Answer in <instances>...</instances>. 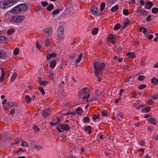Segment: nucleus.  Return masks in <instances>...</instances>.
I'll return each instance as SVG.
<instances>
[{
	"label": "nucleus",
	"mask_w": 158,
	"mask_h": 158,
	"mask_svg": "<svg viewBox=\"0 0 158 158\" xmlns=\"http://www.w3.org/2000/svg\"><path fill=\"white\" fill-rule=\"evenodd\" d=\"M19 0H4L0 3V7L2 9L6 8L15 4Z\"/></svg>",
	"instance_id": "1"
},
{
	"label": "nucleus",
	"mask_w": 158,
	"mask_h": 158,
	"mask_svg": "<svg viewBox=\"0 0 158 158\" xmlns=\"http://www.w3.org/2000/svg\"><path fill=\"white\" fill-rule=\"evenodd\" d=\"M105 63H99L98 61L93 62L94 71H96L97 73L102 72V71L105 69Z\"/></svg>",
	"instance_id": "2"
},
{
	"label": "nucleus",
	"mask_w": 158,
	"mask_h": 158,
	"mask_svg": "<svg viewBox=\"0 0 158 158\" xmlns=\"http://www.w3.org/2000/svg\"><path fill=\"white\" fill-rule=\"evenodd\" d=\"M25 17L24 16L14 15L11 17L10 20L15 22H19L24 19Z\"/></svg>",
	"instance_id": "3"
},
{
	"label": "nucleus",
	"mask_w": 158,
	"mask_h": 158,
	"mask_svg": "<svg viewBox=\"0 0 158 158\" xmlns=\"http://www.w3.org/2000/svg\"><path fill=\"white\" fill-rule=\"evenodd\" d=\"M64 30V28L62 26H60L58 28L57 30V35L58 38L59 40H63L64 38L63 35Z\"/></svg>",
	"instance_id": "4"
},
{
	"label": "nucleus",
	"mask_w": 158,
	"mask_h": 158,
	"mask_svg": "<svg viewBox=\"0 0 158 158\" xmlns=\"http://www.w3.org/2000/svg\"><path fill=\"white\" fill-rule=\"evenodd\" d=\"M53 29L52 27H48L43 29V31L44 33L47 34L48 35L50 36L52 34Z\"/></svg>",
	"instance_id": "5"
},
{
	"label": "nucleus",
	"mask_w": 158,
	"mask_h": 158,
	"mask_svg": "<svg viewBox=\"0 0 158 158\" xmlns=\"http://www.w3.org/2000/svg\"><path fill=\"white\" fill-rule=\"evenodd\" d=\"M51 113L49 109H45L42 111V116L44 118H47L50 115Z\"/></svg>",
	"instance_id": "6"
},
{
	"label": "nucleus",
	"mask_w": 158,
	"mask_h": 158,
	"mask_svg": "<svg viewBox=\"0 0 158 158\" xmlns=\"http://www.w3.org/2000/svg\"><path fill=\"white\" fill-rule=\"evenodd\" d=\"M60 128L62 130L65 131H68L70 130V128L69 126L66 124H62L59 123Z\"/></svg>",
	"instance_id": "7"
},
{
	"label": "nucleus",
	"mask_w": 158,
	"mask_h": 158,
	"mask_svg": "<svg viewBox=\"0 0 158 158\" xmlns=\"http://www.w3.org/2000/svg\"><path fill=\"white\" fill-rule=\"evenodd\" d=\"M18 6L20 11H26L28 8L27 5L24 4L19 5Z\"/></svg>",
	"instance_id": "8"
},
{
	"label": "nucleus",
	"mask_w": 158,
	"mask_h": 158,
	"mask_svg": "<svg viewBox=\"0 0 158 158\" xmlns=\"http://www.w3.org/2000/svg\"><path fill=\"white\" fill-rule=\"evenodd\" d=\"M38 81L39 83L41 86L45 85L48 84V81H42V79L40 77H38Z\"/></svg>",
	"instance_id": "9"
},
{
	"label": "nucleus",
	"mask_w": 158,
	"mask_h": 158,
	"mask_svg": "<svg viewBox=\"0 0 158 158\" xmlns=\"http://www.w3.org/2000/svg\"><path fill=\"white\" fill-rule=\"evenodd\" d=\"M20 11L19 6H17L13 8L11 10V13L14 14H17Z\"/></svg>",
	"instance_id": "10"
},
{
	"label": "nucleus",
	"mask_w": 158,
	"mask_h": 158,
	"mask_svg": "<svg viewBox=\"0 0 158 158\" xmlns=\"http://www.w3.org/2000/svg\"><path fill=\"white\" fill-rule=\"evenodd\" d=\"M97 8L96 7L94 6H92L90 8L91 12L96 15H99V13L97 11Z\"/></svg>",
	"instance_id": "11"
},
{
	"label": "nucleus",
	"mask_w": 158,
	"mask_h": 158,
	"mask_svg": "<svg viewBox=\"0 0 158 158\" xmlns=\"http://www.w3.org/2000/svg\"><path fill=\"white\" fill-rule=\"evenodd\" d=\"M13 102H8L6 104V106H3V108L5 109H8L11 108L13 106Z\"/></svg>",
	"instance_id": "12"
},
{
	"label": "nucleus",
	"mask_w": 158,
	"mask_h": 158,
	"mask_svg": "<svg viewBox=\"0 0 158 158\" xmlns=\"http://www.w3.org/2000/svg\"><path fill=\"white\" fill-rule=\"evenodd\" d=\"M153 5L152 2L148 1L145 5V8L146 9H150L152 7Z\"/></svg>",
	"instance_id": "13"
},
{
	"label": "nucleus",
	"mask_w": 158,
	"mask_h": 158,
	"mask_svg": "<svg viewBox=\"0 0 158 158\" xmlns=\"http://www.w3.org/2000/svg\"><path fill=\"white\" fill-rule=\"evenodd\" d=\"M149 123L154 125H156L157 123V121L155 118L153 117H151L148 119Z\"/></svg>",
	"instance_id": "14"
},
{
	"label": "nucleus",
	"mask_w": 158,
	"mask_h": 158,
	"mask_svg": "<svg viewBox=\"0 0 158 158\" xmlns=\"http://www.w3.org/2000/svg\"><path fill=\"white\" fill-rule=\"evenodd\" d=\"M82 94L87 95L89 93V91L87 88H84L82 89L81 91L80 92Z\"/></svg>",
	"instance_id": "15"
},
{
	"label": "nucleus",
	"mask_w": 158,
	"mask_h": 158,
	"mask_svg": "<svg viewBox=\"0 0 158 158\" xmlns=\"http://www.w3.org/2000/svg\"><path fill=\"white\" fill-rule=\"evenodd\" d=\"M56 56V54L55 53L53 52L51 53H49L47 55L46 59L47 60H48L52 58H54Z\"/></svg>",
	"instance_id": "16"
},
{
	"label": "nucleus",
	"mask_w": 158,
	"mask_h": 158,
	"mask_svg": "<svg viewBox=\"0 0 158 158\" xmlns=\"http://www.w3.org/2000/svg\"><path fill=\"white\" fill-rule=\"evenodd\" d=\"M0 41L1 43H6L8 41V40L5 36H0Z\"/></svg>",
	"instance_id": "17"
},
{
	"label": "nucleus",
	"mask_w": 158,
	"mask_h": 158,
	"mask_svg": "<svg viewBox=\"0 0 158 158\" xmlns=\"http://www.w3.org/2000/svg\"><path fill=\"white\" fill-rule=\"evenodd\" d=\"M102 72H100L99 73H97L96 71H94V73L96 75V76L98 78V81H100L101 80V77L102 76Z\"/></svg>",
	"instance_id": "18"
},
{
	"label": "nucleus",
	"mask_w": 158,
	"mask_h": 158,
	"mask_svg": "<svg viewBox=\"0 0 158 158\" xmlns=\"http://www.w3.org/2000/svg\"><path fill=\"white\" fill-rule=\"evenodd\" d=\"M17 76V74L15 73H14L11 77L10 79V81L11 82H13L15 79L16 78Z\"/></svg>",
	"instance_id": "19"
},
{
	"label": "nucleus",
	"mask_w": 158,
	"mask_h": 158,
	"mask_svg": "<svg viewBox=\"0 0 158 158\" xmlns=\"http://www.w3.org/2000/svg\"><path fill=\"white\" fill-rule=\"evenodd\" d=\"M83 121L84 123H89L90 121V119L87 117H85L83 119Z\"/></svg>",
	"instance_id": "20"
},
{
	"label": "nucleus",
	"mask_w": 158,
	"mask_h": 158,
	"mask_svg": "<svg viewBox=\"0 0 158 158\" xmlns=\"http://www.w3.org/2000/svg\"><path fill=\"white\" fill-rule=\"evenodd\" d=\"M151 110V107H146L143 108L142 109V112L143 113L148 112Z\"/></svg>",
	"instance_id": "21"
},
{
	"label": "nucleus",
	"mask_w": 158,
	"mask_h": 158,
	"mask_svg": "<svg viewBox=\"0 0 158 158\" xmlns=\"http://www.w3.org/2000/svg\"><path fill=\"white\" fill-rule=\"evenodd\" d=\"M64 81H62L59 84V89L62 90H64Z\"/></svg>",
	"instance_id": "22"
},
{
	"label": "nucleus",
	"mask_w": 158,
	"mask_h": 158,
	"mask_svg": "<svg viewBox=\"0 0 158 158\" xmlns=\"http://www.w3.org/2000/svg\"><path fill=\"white\" fill-rule=\"evenodd\" d=\"M1 70H2V73L0 78V80L1 81H2L4 80L5 74L4 71L3 69H1Z\"/></svg>",
	"instance_id": "23"
},
{
	"label": "nucleus",
	"mask_w": 158,
	"mask_h": 158,
	"mask_svg": "<svg viewBox=\"0 0 158 158\" xmlns=\"http://www.w3.org/2000/svg\"><path fill=\"white\" fill-rule=\"evenodd\" d=\"M99 96V94H97L95 97H93L91 98L89 100H88V102L89 101L90 102H93L94 101H96L98 99V97Z\"/></svg>",
	"instance_id": "24"
},
{
	"label": "nucleus",
	"mask_w": 158,
	"mask_h": 158,
	"mask_svg": "<svg viewBox=\"0 0 158 158\" xmlns=\"http://www.w3.org/2000/svg\"><path fill=\"white\" fill-rule=\"evenodd\" d=\"M130 22V20L128 19H125L123 21V26L124 28H125L127 27V24L129 23Z\"/></svg>",
	"instance_id": "25"
},
{
	"label": "nucleus",
	"mask_w": 158,
	"mask_h": 158,
	"mask_svg": "<svg viewBox=\"0 0 158 158\" xmlns=\"http://www.w3.org/2000/svg\"><path fill=\"white\" fill-rule=\"evenodd\" d=\"M76 111L77 114L80 115L81 113H83V111L82 108L78 107Z\"/></svg>",
	"instance_id": "26"
},
{
	"label": "nucleus",
	"mask_w": 158,
	"mask_h": 158,
	"mask_svg": "<svg viewBox=\"0 0 158 158\" xmlns=\"http://www.w3.org/2000/svg\"><path fill=\"white\" fill-rule=\"evenodd\" d=\"M56 61L55 60H53L52 62H51L50 63V67L52 69L54 68L55 67V66L56 65Z\"/></svg>",
	"instance_id": "27"
},
{
	"label": "nucleus",
	"mask_w": 158,
	"mask_h": 158,
	"mask_svg": "<svg viewBox=\"0 0 158 158\" xmlns=\"http://www.w3.org/2000/svg\"><path fill=\"white\" fill-rule=\"evenodd\" d=\"M127 56H129L130 58H134L135 57V55L132 52H129L127 54Z\"/></svg>",
	"instance_id": "28"
},
{
	"label": "nucleus",
	"mask_w": 158,
	"mask_h": 158,
	"mask_svg": "<svg viewBox=\"0 0 158 158\" xmlns=\"http://www.w3.org/2000/svg\"><path fill=\"white\" fill-rule=\"evenodd\" d=\"M54 7V6L53 4H50L47 6V10L48 11H51L53 9Z\"/></svg>",
	"instance_id": "29"
},
{
	"label": "nucleus",
	"mask_w": 158,
	"mask_h": 158,
	"mask_svg": "<svg viewBox=\"0 0 158 158\" xmlns=\"http://www.w3.org/2000/svg\"><path fill=\"white\" fill-rule=\"evenodd\" d=\"M151 82L152 83L156 85L158 82V79H156L155 77H154L153 79H152Z\"/></svg>",
	"instance_id": "30"
},
{
	"label": "nucleus",
	"mask_w": 158,
	"mask_h": 158,
	"mask_svg": "<svg viewBox=\"0 0 158 158\" xmlns=\"http://www.w3.org/2000/svg\"><path fill=\"white\" fill-rule=\"evenodd\" d=\"M5 56L6 55L4 52L0 50V57L2 58H4Z\"/></svg>",
	"instance_id": "31"
},
{
	"label": "nucleus",
	"mask_w": 158,
	"mask_h": 158,
	"mask_svg": "<svg viewBox=\"0 0 158 158\" xmlns=\"http://www.w3.org/2000/svg\"><path fill=\"white\" fill-rule=\"evenodd\" d=\"M50 43V39H46L45 42V45L47 47L49 46Z\"/></svg>",
	"instance_id": "32"
},
{
	"label": "nucleus",
	"mask_w": 158,
	"mask_h": 158,
	"mask_svg": "<svg viewBox=\"0 0 158 158\" xmlns=\"http://www.w3.org/2000/svg\"><path fill=\"white\" fill-rule=\"evenodd\" d=\"M118 8V5H116L112 7L111 9V11L112 12H114L116 11Z\"/></svg>",
	"instance_id": "33"
},
{
	"label": "nucleus",
	"mask_w": 158,
	"mask_h": 158,
	"mask_svg": "<svg viewBox=\"0 0 158 158\" xmlns=\"http://www.w3.org/2000/svg\"><path fill=\"white\" fill-rule=\"evenodd\" d=\"M98 31V29L97 28H95L93 29L92 31V34L94 35H96L97 34Z\"/></svg>",
	"instance_id": "34"
},
{
	"label": "nucleus",
	"mask_w": 158,
	"mask_h": 158,
	"mask_svg": "<svg viewBox=\"0 0 158 158\" xmlns=\"http://www.w3.org/2000/svg\"><path fill=\"white\" fill-rule=\"evenodd\" d=\"M106 6V4L105 2H102L101 3L100 5V10L101 11H103L104 9L105 8V6Z\"/></svg>",
	"instance_id": "35"
},
{
	"label": "nucleus",
	"mask_w": 158,
	"mask_h": 158,
	"mask_svg": "<svg viewBox=\"0 0 158 158\" xmlns=\"http://www.w3.org/2000/svg\"><path fill=\"white\" fill-rule=\"evenodd\" d=\"M82 53H81L79 56L78 57V59L76 60V63H79L80 61H81L82 57Z\"/></svg>",
	"instance_id": "36"
},
{
	"label": "nucleus",
	"mask_w": 158,
	"mask_h": 158,
	"mask_svg": "<svg viewBox=\"0 0 158 158\" xmlns=\"http://www.w3.org/2000/svg\"><path fill=\"white\" fill-rule=\"evenodd\" d=\"M19 52V49L18 48H15L13 52L14 54V55L16 56L18 55Z\"/></svg>",
	"instance_id": "37"
},
{
	"label": "nucleus",
	"mask_w": 158,
	"mask_h": 158,
	"mask_svg": "<svg viewBox=\"0 0 158 158\" xmlns=\"http://www.w3.org/2000/svg\"><path fill=\"white\" fill-rule=\"evenodd\" d=\"M152 13L156 14L158 12V8L154 7L152 10Z\"/></svg>",
	"instance_id": "38"
},
{
	"label": "nucleus",
	"mask_w": 158,
	"mask_h": 158,
	"mask_svg": "<svg viewBox=\"0 0 158 158\" xmlns=\"http://www.w3.org/2000/svg\"><path fill=\"white\" fill-rule=\"evenodd\" d=\"M15 32L14 30L13 29H10L9 30L7 31V33L9 35H11Z\"/></svg>",
	"instance_id": "39"
},
{
	"label": "nucleus",
	"mask_w": 158,
	"mask_h": 158,
	"mask_svg": "<svg viewBox=\"0 0 158 158\" xmlns=\"http://www.w3.org/2000/svg\"><path fill=\"white\" fill-rule=\"evenodd\" d=\"M120 27V25L118 23H117L114 27V29L115 30H116L119 29Z\"/></svg>",
	"instance_id": "40"
},
{
	"label": "nucleus",
	"mask_w": 158,
	"mask_h": 158,
	"mask_svg": "<svg viewBox=\"0 0 158 158\" xmlns=\"http://www.w3.org/2000/svg\"><path fill=\"white\" fill-rule=\"evenodd\" d=\"M38 89L41 92L43 95H44L45 94V92L44 91V89H43L42 87H39Z\"/></svg>",
	"instance_id": "41"
},
{
	"label": "nucleus",
	"mask_w": 158,
	"mask_h": 158,
	"mask_svg": "<svg viewBox=\"0 0 158 158\" xmlns=\"http://www.w3.org/2000/svg\"><path fill=\"white\" fill-rule=\"evenodd\" d=\"M48 5V3L46 1L42 2L41 5L44 7H45Z\"/></svg>",
	"instance_id": "42"
},
{
	"label": "nucleus",
	"mask_w": 158,
	"mask_h": 158,
	"mask_svg": "<svg viewBox=\"0 0 158 158\" xmlns=\"http://www.w3.org/2000/svg\"><path fill=\"white\" fill-rule=\"evenodd\" d=\"M25 99L27 103H29L31 102V98L28 95L26 96Z\"/></svg>",
	"instance_id": "43"
},
{
	"label": "nucleus",
	"mask_w": 158,
	"mask_h": 158,
	"mask_svg": "<svg viewBox=\"0 0 158 158\" xmlns=\"http://www.w3.org/2000/svg\"><path fill=\"white\" fill-rule=\"evenodd\" d=\"M123 13L124 15H127L129 14L128 10L126 9H124L123 10Z\"/></svg>",
	"instance_id": "44"
},
{
	"label": "nucleus",
	"mask_w": 158,
	"mask_h": 158,
	"mask_svg": "<svg viewBox=\"0 0 158 158\" xmlns=\"http://www.w3.org/2000/svg\"><path fill=\"white\" fill-rule=\"evenodd\" d=\"M60 10L58 9L55 10L52 12V14L54 15H56L59 13Z\"/></svg>",
	"instance_id": "45"
},
{
	"label": "nucleus",
	"mask_w": 158,
	"mask_h": 158,
	"mask_svg": "<svg viewBox=\"0 0 158 158\" xmlns=\"http://www.w3.org/2000/svg\"><path fill=\"white\" fill-rule=\"evenodd\" d=\"M145 78V77L143 75L140 76L138 77V80L139 81H141L143 80Z\"/></svg>",
	"instance_id": "46"
},
{
	"label": "nucleus",
	"mask_w": 158,
	"mask_h": 158,
	"mask_svg": "<svg viewBox=\"0 0 158 158\" xmlns=\"http://www.w3.org/2000/svg\"><path fill=\"white\" fill-rule=\"evenodd\" d=\"M146 87V85H140L139 87L138 88L140 89H141L145 88Z\"/></svg>",
	"instance_id": "47"
},
{
	"label": "nucleus",
	"mask_w": 158,
	"mask_h": 158,
	"mask_svg": "<svg viewBox=\"0 0 158 158\" xmlns=\"http://www.w3.org/2000/svg\"><path fill=\"white\" fill-rule=\"evenodd\" d=\"M23 152L24 151L22 148H19L18 150H17V151L15 152V153L19 154L20 152Z\"/></svg>",
	"instance_id": "48"
},
{
	"label": "nucleus",
	"mask_w": 158,
	"mask_h": 158,
	"mask_svg": "<svg viewBox=\"0 0 158 158\" xmlns=\"http://www.w3.org/2000/svg\"><path fill=\"white\" fill-rule=\"evenodd\" d=\"M117 117L119 120H121V119H123V117L122 114H117Z\"/></svg>",
	"instance_id": "49"
},
{
	"label": "nucleus",
	"mask_w": 158,
	"mask_h": 158,
	"mask_svg": "<svg viewBox=\"0 0 158 158\" xmlns=\"http://www.w3.org/2000/svg\"><path fill=\"white\" fill-rule=\"evenodd\" d=\"M60 124H59L56 127V129H57V130L60 133L63 132V131L61 130L60 128Z\"/></svg>",
	"instance_id": "50"
},
{
	"label": "nucleus",
	"mask_w": 158,
	"mask_h": 158,
	"mask_svg": "<svg viewBox=\"0 0 158 158\" xmlns=\"http://www.w3.org/2000/svg\"><path fill=\"white\" fill-rule=\"evenodd\" d=\"M34 148L38 150H40L43 149V147L41 146H35Z\"/></svg>",
	"instance_id": "51"
},
{
	"label": "nucleus",
	"mask_w": 158,
	"mask_h": 158,
	"mask_svg": "<svg viewBox=\"0 0 158 158\" xmlns=\"http://www.w3.org/2000/svg\"><path fill=\"white\" fill-rule=\"evenodd\" d=\"M33 129L35 131H39L40 130L39 128L37 126H35L33 127Z\"/></svg>",
	"instance_id": "52"
},
{
	"label": "nucleus",
	"mask_w": 158,
	"mask_h": 158,
	"mask_svg": "<svg viewBox=\"0 0 158 158\" xmlns=\"http://www.w3.org/2000/svg\"><path fill=\"white\" fill-rule=\"evenodd\" d=\"M19 139H16L14 141V142L12 143V145L16 144H17L19 143Z\"/></svg>",
	"instance_id": "53"
},
{
	"label": "nucleus",
	"mask_w": 158,
	"mask_h": 158,
	"mask_svg": "<svg viewBox=\"0 0 158 158\" xmlns=\"http://www.w3.org/2000/svg\"><path fill=\"white\" fill-rule=\"evenodd\" d=\"M152 98L153 100H156L158 98V95L156 94H153L152 96Z\"/></svg>",
	"instance_id": "54"
},
{
	"label": "nucleus",
	"mask_w": 158,
	"mask_h": 158,
	"mask_svg": "<svg viewBox=\"0 0 158 158\" xmlns=\"http://www.w3.org/2000/svg\"><path fill=\"white\" fill-rule=\"evenodd\" d=\"M148 12L147 11L144 10L141 11V14L143 15L146 16L148 15Z\"/></svg>",
	"instance_id": "55"
},
{
	"label": "nucleus",
	"mask_w": 158,
	"mask_h": 158,
	"mask_svg": "<svg viewBox=\"0 0 158 158\" xmlns=\"http://www.w3.org/2000/svg\"><path fill=\"white\" fill-rule=\"evenodd\" d=\"M102 114L104 116H106L107 115V112L106 111L104 110L102 111Z\"/></svg>",
	"instance_id": "56"
},
{
	"label": "nucleus",
	"mask_w": 158,
	"mask_h": 158,
	"mask_svg": "<svg viewBox=\"0 0 158 158\" xmlns=\"http://www.w3.org/2000/svg\"><path fill=\"white\" fill-rule=\"evenodd\" d=\"M109 38L111 40H114L115 38H114V35L112 34H110L109 36Z\"/></svg>",
	"instance_id": "57"
},
{
	"label": "nucleus",
	"mask_w": 158,
	"mask_h": 158,
	"mask_svg": "<svg viewBox=\"0 0 158 158\" xmlns=\"http://www.w3.org/2000/svg\"><path fill=\"white\" fill-rule=\"evenodd\" d=\"M36 48H38L40 49L41 48V46L39 44V42L38 41H37L36 43Z\"/></svg>",
	"instance_id": "58"
},
{
	"label": "nucleus",
	"mask_w": 158,
	"mask_h": 158,
	"mask_svg": "<svg viewBox=\"0 0 158 158\" xmlns=\"http://www.w3.org/2000/svg\"><path fill=\"white\" fill-rule=\"evenodd\" d=\"M15 109L14 108H13L11 110L10 114H11V115L14 114H15Z\"/></svg>",
	"instance_id": "59"
},
{
	"label": "nucleus",
	"mask_w": 158,
	"mask_h": 158,
	"mask_svg": "<svg viewBox=\"0 0 158 158\" xmlns=\"http://www.w3.org/2000/svg\"><path fill=\"white\" fill-rule=\"evenodd\" d=\"M123 68L127 70H128L129 69V67L128 65H124L123 66Z\"/></svg>",
	"instance_id": "60"
},
{
	"label": "nucleus",
	"mask_w": 158,
	"mask_h": 158,
	"mask_svg": "<svg viewBox=\"0 0 158 158\" xmlns=\"http://www.w3.org/2000/svg\"><path fill=\"white\" fill-rule=\"evenodd\" d=\"M151 15H149L148 16L146 19V21H150L151 20Z\"/></svg>",
	"instance_id": "61"
},
{
	"label": "nucleus",
	"mask_w": 158,
	"mask_h": 158,
	"mask_svg": "<svg viewBox=\"0 0 158 158\" xmlns=\"http://www.w3.org/2000/svg\"><path fill=\"white\" fill-rule=\"evenodd\" d=\"M49 76H50L51 79L52 80H53L54 75H53V73H50L49 74Z\"/></svg>",
	"instance_id": "62"
},
{
	"label": "nucleus",
	"mask_w": 158,
	"mask_h": 158,
	"mask_svg": "<svg viewBox=\"0 0 158 158\" xmlns=\"http://www.w3.org/2000/svg\"><path fill=\"white\" fill-rule=\"evenodd\" d=\"M96 119H98V117H97L96 114H94L93 117V119L94 120H96Z\"/></svg>",
	"instance_id": "63"
},
{
	"label": "nucleus",
	"mask_w": 158,
	"mask_h": 158,
	"mask_svg": "<svg viewBox=\"0 0 158 158\" xmlns=\"http://www.w3.org/2000/svg\"><path fill=\"white\" fill-rule=\"evenodd\" d=\"M131 76H129V77H128L126 80V82L127 83L128 82H130L131 81L130 80V79L131 78Z\"/></svg>",
	"instance_id": "64"
}]
</instances>
